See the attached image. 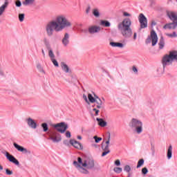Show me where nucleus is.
Returning <instances> with one entry per match:
<instances>
[{"label": "nucleus", "mask_w": 177, "mask_h": 177, "mask_svg": "<svg viewBox=\"0 0 177 177\" xmlns=\"http://www.w3.org/2000/svg\"><path fill=\"white\" fill-rule=\"evenodd\" d=\"M71 27H73V23L68 20L67 16L59 14L46 24L44 30L47 37H53L55 32H62L64 28Z\"/></svg>", "instance_id": "f257e3e1"}, {"label": "nucleus", "mask_w": 177, "mask_h": 177, "mask_svg": "<svg viewBox=\"0 0 177 177\" xmlns=\"http://www.w3.org/2000/svg\"><path fill=\"white\" fill-rule=\"evenodd\" d=\"M73 166L80 174L88 175L89 174L88 169H95V160L93 159L82 160L80 157L77 158V160H74Z\"/></svg>", "instance_id": "f03ea898"}, {"label": "nucleus", "mask_w": 177, "mask_h": 177, "mask_svg": "<svg viewBox=\"0 0 177 177\" xmlns=\"http://www.w3.org/2000/svg\"><path fill=\"white\" fill-rule=\"evenodd\" d=\"M132 21L129 18H124L118 24V30L124 38H131L133 32H132Z\"/></svg>", "instance_id": "7ed1b4c3"}, {"label": "nucleus", "mask_w": 177, "mask_h": 177, "mask_svg": "<svg viewBox=\"0 0 177 177\" xmlns=\"http://www.w3.org/2000/svg\"><path fill=\"white\" fill-rule=\"evenodd\" d=\"M129 127L137 135L143 133V122L136 118H133L130 120Z\"/></svg>", "instance_id": "20e7f679"}, {"label": "nucleus", "mask_w": 177, "mask_h": 177, "mask_svg": "<svg viewBox=\"0 0 177 177\" xmlns=\"http://www.w3.org/2000/svg\"><path fill=\"white\" fill-rule=\"evenodd\" d=\"M43 42L45 45L46 48L48 50V55L50 59H55L56 56L55 55V53L53 52V48H55V46H57L58 42L57 39H55L51 40V42L49 41V40L47 38H44L43 40Z\"/></svg>", "instance_id": "39448f33"}, {"label": "nucleus", "mask_w": 177, "mask_h": 177, "mask_svg": "<svg viewBox=\"0 0 177 177\" xmlns=\"http://www.w3.org/2000/svg\"><path fill=\"white\" fill-rule=\"evenodd\" d=\"M174 62H177V51L171 50L169 54L165 55L162 59V64L164 67L169 66L174 63Z\"/></svg>", "instance_id": "423d86ee"}, {"label": "nucleus", "mask_w": 177, "mask_h": 177, "mask_svg": "<svg viewBox=\"0 0 177 177\" xmlns=\"http://www.w3.org/2000/svg\"><path fill=\"white\" fill-rule=\"evenodd\" d=\"M51 127L57 130V132H59V133H64V132L68 129V124L64 122L51 124Z\"/></svg>", "instance_id": "0eeeda50"}, {"label": "nucleus", "mask_w": 177, "mask_h": 177, "mask_svg": "<svg viewBox=\"0 0 177 177\" xmlns=\"http://www.w3.org/2000/svg\"><path fill=\"white\" fill-rule=\"evenodd\" d=\"M158 42V37L156 31L151 30L150 35L146 39V44H151L153 46H156Z\"/></svg>", "instance_id": "6e6552de"}, {"label": "nucleus", "mask_w": 177, "mask_h": 177, "mask_svg": "<svg viewBox=\"0 0 177 177\" xmlns=\"http://www.w3.org/2000/svg\"><path fill=\"white\" fill-rule=\"evenodd\" d=\"M49 140L53 143H59L62 142V135L56 131H51L49 133Z\"/></svg>", "instance_id": "1a4fd4ad"}, {"label": "nucleus", "mask_w": 177, "mask_h": 177, "mask_svg": "<svg viewBox=\"0 0 177 177\" xmlns=\"http://www.w3.org/2000/svg\"><path fill=\"white\" fill-rule=\"evenodd\" d=\"M26 122L29 128L31 129H37L38 128V123L37 120L32 119L31 117H28L26 119Z\"/></svg>", "instance_id": "9d476101"}, {"label": "nucleus", "mask_w": 177, "mask_h": 177, "mask_svg": "<svg viewBox=\"0 0 177 177\" xmlns=\"http://www.w3.org/2000/svg\"><path fill=\"white\" fill-rule=\"evenodd\" d=\"M138 21L140 24V28H147V18L143 13H140L138 16Z\"/></svg>", "instance_id": "9b49d317"}, {"label": "nucleus", "mask_w": 177, "mask_h": 177, "mask_svg": "<svg viewBox=\"0 0 177 177\" xmlns=\"http://www.w3.org/2000/svg\"><path fill=\"white\" fill-rule=\"evenodd\" d=\"M13 146L17 151H20V153H22L23 154H31V151L27 149V148L23 146L19 145V144L16 142L13 143Z\"/></svg>", "instance_id": "f8f14e48"}, {"label": "nucleus", "mask_w": 177, "mask_h": 177, "mask_svg": "<svg viewBox=\"0 0 177 177\" xmlns=\"http://www.w3.org/2000/svg\"><path fill=\"white\" fill-rule=\"evenodd\" d=\"M70 144L71 145V146H73V147L77 149V150H84V146L82 145V144L74 139L70 140Z\"/></svg>", "instance_id": "ddd939ff"}, {"label": "nucleus", "mask_w": 177, "mask_h": 177, "mask_svg": "<svg viewBox=\"0 0 177 177\" xmlns=\"http://www.w3.org/2000/svg\"><path fill=\"white\" fill-rule=\"evenodd\" d=\"M5 156L7 160H8V161H10V162L15 164V165H20V162H19V160L16 159L15 156L10 155V153H9L8 151L6 152Z\"/></svg>", "instance_id": "4468645a"}, {"label": "nucleus", "mask_w": 177, "mask_h": 177, "mask_svg": "<svg viewBox=\"0 0 177 177\" xmlns=\"http://www.w3.org/2000/svg\"><path fill=\"white\" fill-rule=\"evenodd\" d=\"M62 44L65 48L70 45V34L65 33L62 39Z\"/></svg>", "instance_id": "2eb2a0df"}, {"label": "nucleus", "mask_w": 177, "mask_h": 177, "mask_svg": "<svg viewBox=\"0 0 177 177\" xmlns=\"http://www.w3.org/2000/svg\"><path fill=\"white\" fill-rule=\"evenodd\" d=\"M101 30L100 26L93 25L88 27V32L89 34H98V32Z\"/></svg>", "instance_id": "dca6fc26"}, {"label": "nucleus", "mask_w": 177, "mask_h": 177, "mask_svg": "<svg viewBox=\"0 0 177 177\" xmlns=\"http://www.w3.org/2000/svg\"><path fill=\"white\" fill-rule=\"evenodd\" d=\"M109 147H110V145L104 144V142H102V149L104 152L102 153V157H104L105 156H107L109 153H110V149Z\"/></svg>", "instance_id": "f3484780"}, {"label": "nucleus", "mask_w": 177, "mask_h": 177, "mask_svg": "<svg viewBox=\"0 0 177 177\" xmlns=\"http://www.w3.org/2000/svg\"><path fill=\"white\" fill-rule=\"evenodd\" d=\"M109 45H110V46H112V48H120V49H122V48H125L126 44L111 41L109 43Z\"/></svg>", "instance_id": "a211bd4d"}, {"label": "nucleus", "mask_w": 177, "mask_h": 177, "mask_svg": "<svg viewBox=\"0 0 177 177\" xmlns=\"http://www.w3.org/2000/svg\"><path fill=\"white\" fill-rule=\"evenodd\" d=\"M167 16L171 21L177 23V12L172 11L167 12Z\"/></svg>", "instance_id": "6ab92c4d"}, {"label": "nucleus", "mask_w": 177, "mask_h": 177, "mask_svg": "<svg viewBox=\"0 0 177 177\" xmlns=\"http://www.w3.org/2000/svg\"><path fill=\"white\" fill-rule=\"evenodd\" d=\"M177 27V22H171V23H169V24H165L164 26H163V28L165 30H175V28H176Z\"/></svg>", "instance_id": "aec40b11"}, {"label": "nucleus", "mask_w": 177, "mask_h": 177, "mask_svg": "<svg viewBox=\"0 0 177 177\" xmlns=\"http://www.w3.org/2000/svg\"><path fill=\"white\" fill-rule=\"evenodd\" d=\"M94 103H95V106H96V109H98V110H100V109H104V106H103V101H102L99 97H96V100Z\"/></svg>", "instance_id": "412c9836"}, {"label": "nucleus", "mask_w": 177, "mask_h": 177, "mask_svg": "<svg viewBox=\"0 0 177 177\" xmlns=\"http://www.w3.org/2000/svg\"><path fill=\"white\" fill-rule=\"evenodd\" d=\"M60 66L62 71H64L66 74H68V73H71V69H70L68 65L65 62H61Z\"/></svg>", "instance_id": "4be33fe9"}, {"label": "nucleus", "mask_w": 177, "mask_h": 177, "mask_svg": "<svg viewBox=\"0 0 177 177\" xmlns=\"http://www.w3.org/2000/svg\"><path fill=\"white\" fill-rule=\"evenodd\" d=\"M87 97L88 99L89 103H95L97 99L96 97H99V96H97L96 94H95V93H93V96L92 94L88 93Z\"/></svg>", "instance_id": "5701e85b"}, {"label": "nucleus", "mask_w": 177, "mask_h": 177, "mask_svg": "<svg viewBox=\"0 0 177 177\" xmlns=\"http://www.w3.org/2000/svg\"><path fill=\"white\" fill-rule=\"evenodd\" d=\"M92 13L93 16H94V17H95L96 19H99L100 16H102V14L100 13V10L97 8L93 9Z\"/></svg>", "instance_id": "b1692460"}, {"label": "nucleus", "mask_w": 177, "mask_h": 177, "mask_svg": "<svg viewBox=\"0 0 177 177\" xmlns=\"http://www.w3.org/2000/svg\"><path fill=\"white\" fill-rule=\"evenodd\" d=\"M8 5L9 2L6 1L0 6V17L2 16V15H3V13H5V10H6V8H8Z\"/></svg>", "instance_id": "393cba45"}, {"label": "nucleus", "mask_w": 177, "mask_h": 177, "mask_svg": "<svg viewBox=\"0 0 177 177\" xmlns=\"http://www.w3.org/2000/svg\"><path fill=\"white\" fill-rule=\"evenodd\" d=\"M159 50H162L165 48V40L164 37H161L158 42Z\"/></svg>", "instance_id": "a878e982"}, {"label": "nucleus", "mask_w": 177, "mask_h": 177, "mask_svg": "<svg viewBox=\"0 0 177 177\" xmlns=\"http://www.w3.org/2000/svg\"><path fill=\"white\" fill-rule=\"evenodd\" d=\"M35 3V0H24L22 4L24 6H32Z\"/></svg>", "instance_id": "bb28decb"}, {"label": "nucleus", "mask_w": 177, "mask_h": 177, "mask_svg": "<svg viewBox=\"0 0 177 177\" xmlns=\"http://www.w3.org/2000/svg\"><path fill=\"white\" fill-rule=\"evenodd\" d=\"M167 157L168 160L172 158V145H169L168 147Z\"/></svg>", "instance_id": "cd10ccee"}, {"label": "nucleus", "mask_w": 177, "mask_h": 177, "mask_svg": "<svg viewBox=\"0 0 177 177\" xmlns=\"http://www.w3.org/2000/svg\"><path fill=\"white\" fill-rule=\"evenodd\" d=\"M96 120L97 121L98 125H100V127H106V125H107V122H106V121L103 120L102 118H97Z\"/></svg>", "instance_id": "c85d7f7f"}, {"label": "nucleus", "mask_w": 177, "mask_h": 177, "mask_svg": "<svg viewBox=\"0 0 177 177\" xmlns=\"http://www.w3.org/2000/svg\"><path fill=\"white\" fill-rule=\"evenodd\" d=\"M100 26H102V27H110V26H111V24L110 22H109V21L101 20Z\"/></svg>", "instance_id": "c756f323"}, {"label": "nucleus", "mask_w": 177, "mask_h": 177, "mask_svg": "<svg viewBox=\"0 0 177 177\" xmlns=\"http://www.w3.org/2000/svg\"><path fill=\"white\" fill-rule=\"evenodd\" d=\"M37 68L39 71V73H41V74H45V70H44V68L42 67V65H41V64H37Z\"/></svg>", "instance_id": "7c9ffc66"}, {"label": "nucleus", "mask_w": 177, "mask_h": 177, "mask_svg": "<svg viewBox=\"0 0 177 177\" xmlns=\"http://www.w3.org/2000/svg\"><path fill=\"white\" fill-rule=\"evenodd\" d=\"M113 171L115 172V174H121L122 172V167H114Z\"/></svg>", "instance_id": "2f4dec72"}, {"label": "nucleus", "mask_w": 177, "mask_h": 177, "mask_svg": "<svg viewBox=\"0 0 177 177\" xmlns=\"http://www.w3.org/2000/svg\"><path fill=\"white\" fill-rule=\"evenodd\" d=\"M145 164V160L140 159L138 162L137 168H140V167H142V165Z\"/></svg>", "instance_id": "473e14b6"}, {"label": "nucleus", "mask_w": 177, "mask_h": 177, "mask_svg": "<svg viewBox=\"0 0 177 177\" xmlns=\"http://www.w3.org/2000/svg\"><path fill=\"white\" fill-rule=\"evenodd\" d=\"M41 127L43 128L44 132H46L49 129L48 127V124L47 123H42L41 124Z\"/></svg>", "instance_id": "72a5a7b5"}, {"label": "nucleus", "mask_w": 177, "mask_h": 177, "mask_svg": "<svg viewBox=\"0 0 177 177\" xmlns=\"http://www.w3.org/2000/svg\"><path fill=\"white\" fill-rule=\"evenodd\" d=\"M124 171L129 174L131 172V166L129 165H126L124 167Z\"/></svg>", "instance_id": "f704fd0d"}, {"label": "nucleus", "mask_w": 177, "mask_h": 177, "mask_svg": "<svg viewBox=\"0 0 177 177\" xmlns=\"http://www.w3.org/2000/svg\"><path fill=\"white\" fill-rule=\"evenodd\" d=\"M110 139H111V136L110 134H109L108 139L107 140H106V138L104 139V141H103L104 144L105 143V145L110 146Z\"/></svg>", "instance_id": "c9c22d12"}, {"label": "nucleus", "mask_w": 177, "mask_h": 177, "mask_svg": "<svg viewBox=\"0 0 177 177\" xmlns=\"http://www.w3.org/2000/svg\"><path fill=\"white\" fill-rule=\"evenodd\" d=\"M167 37H169V38H176L177 37L176 32H174L172 34L170 33H166Z\"/></svg>", "instance_id": "e433bc0d"}, {"label": "nucleus", "mask_w": 177, "mask_h": 177, "mask_svg": "<svg viewBox=\"0 0 177 177\" xmlns=\"http://www.w3.org/2000/svg\"><path fill=\"white\" fill-rule=\"evenodd\" d=\"M162 67L158 68L157 71L158 74H164V68H165V66L162 65Z\"/></svg>", "instance_id": "4c0bfd02"}, {"label": "nucleus", "mask_w": 177, "mask_h": 177, "mask_svg": "<svg viewBox=\"0 0 177 177\" xmlns=\"http://www.w3.org/2000/svg\"><path fill=\"white\" fill-rule=\"evenodd\" d=\"M93 139L95 140V143H100L101 140H102V138L100 137H97V136H95L93 137Z\"/></svg>", "instance_id": "58836bf2"}, {"label": "nucleus", "mask_w": 177, "mask_h": 177, "mask_svg": "<svg viewBox=\"0 0 177 177\" xmlns=\"http://www.w3.org/2000/svg\"><path fill=\"white\" fill-rule=\"evenodd\" d=\"M50 60L55 67L59 66V62H57V60H56L55 58H52Z\"/></svg>", "instance_id": "ea45409f"}, {"label": "nucleus", "mask_w": 177, "mask_h": 177, "mask_svg": "<svg viewBox=\"0 0 177 177\" xmlns=\"http://www.w3.org/2000/svg\"><path fill=\"white\" fill-rule=\"evenodd\" d=\"M24 16H25L24 14L19 15V21H21V23L24 21Z\"/></svg>", "instance_id": "a19ab883"}, {"label": "nucleus", "mask_w": 177, "mask_h": 177, "mask_svg": "<svg viewBox=\"0 0 177 177\" xmlns=\"http://www.w3.org/2000/svg\"><path fill=\"white\" fill-rule=\"evenodd\" d=\"M82 98L84 99V102H86V103H87V104H89V100H88V96H86V95L83 94Z\"/></svg>", "instance_id": "79ce46f5"}, {"label": "nucleus", "mask_w": 177, "mask_h": 177, "mask_svg": "<svg viewBox=\"0 0 177 177\" xmlns=\"http://www.w3.org/2000/svg\"><path fill=\"white\" fill-rule=\"evenodd\" d=\"M65 136L67 138V139H70V138H71V132H70V131H66L65 133Z\"/></svg>", "instance_id": "37998d69"}, {"label": "nucleus", "mask_w": 177, "mask_h": 177, "mask_svg": "<svg viewBox=\"0 0 177 177\" xmlns=\"http://www.w3.org/2000/svg\"><path fill=\"white\" fill-rule=\"evenodd\" d=\"M149 172V170L147 169V167H144L142 169V174L143 175H147V174Z\"/></svg>", "instance_id": "c03bdc74"}, {"label": "nucleus", "mask_w": 177, "mask_h": 177, "mask_svg": "<svg viewBox=\"0 0 177 177\" xmlns=\"http://www.w3.org/2000/svg\"><path fill=\"white\" fill-rule=\"evenodd\" d=\"M15 6L17 8H20V6H21V1H20V0H17L15 1Z\"/></svg>", "instance_id": "a18cd8bd"}, {"label": "nucleus", "mask_w": 177, "mask_h": 177, "mask_svg": "<svg viewBox=\"0 0 177 177\" xmlns=\"http://www.w3.org/2000/svg\"><path fill=\"white\" fill-rule=\"evenodd\" d=\"M63 144L65 145V146H70V145H71V143H70V140H64V141H63Z\"/></svg>", "instance_id": "49530a36"}, {"label": "nucleus", "mask_w": 177, "mask_h": 177, "mask_svg": "<svg viewBox=\"0 0 177 177\" xmlns=\"http://www.w3.org/2000/svg\"><path fill=\"white\" fill-rule=\"evenodd\" d=\"M114 164L116 167H120V165H121V161L118 159L114 162Z\"/></svg>", "instance_id": "de8ad7c7"}, {"label": "nucleus", "mask_w": 177, "mask_h": 177, "mask_svg": "<svg viewBox=\"0 0 177 177\" xmlns=\"http://www.w3.org/2000/svg\"><path fill=\"white\" fill-rule=\"evenodd\" d=\"M123 16L124 17H131V16H132V15L129 14L127 12H123Z\"/></svg>", "instance_id": "09e8293b"}, {"label": "nucleus", "mask_w": 177, "mask_h": 177, "mask_svg": "<svg viewBox=\"0 0 177 177\" xmlns=\"http://www.w3.org/2000/svg\"><path fill=\"white\" fill-rule=\"evenodd\" d=\"M5 75V72H3V70L2 69V67L0 65V77H3Z\"/></svg>", "instance_id": "8fccbe9b"}, {"label": "nucleus", "mask_w": 177, "mask_h": 177, "mask_svg": "<svg viewBox=\"0 0 177 177\" xmlns=\"http://www.w3.org/2000/svg\"><path fill=\"white\" fill-rule=\"evenodd\" d=\"M6 175H13V171L9 170V169H6Z\"/></svg>", "instance_id": "3c124183"}, {"label": "nucleus", "mask_w": 177, "mask_h": 177, "mask_svg": "<svg viewBox=\"0 0 177 177\" xmlns=\"http://www.w3.org/2000/svg\"><path fill=\"white\" fill-rule=\"evenodd\" d=\"M93 111H95V115L97 116V115H99V113H100V111L99 109H97V108H94L93 109Z\"/></svg>", "instance_id": "603ef678"}, {"label": "nucleus", "mask_w": 177, "mask_h": 177, "mask_svg": "<svg viewBox=\"0 0 177 177\" xmlns=\"http://www.w3.org/2000/svg\"><path fill=\"white\" fill-rule=\"evenodd\" d=\"M132 71L134 73V74H138V68H136V66H133Z\"/></svg>", "instance_id": "864d4df0"}, {"label": "nucleus", "mask_w": 177, "mask_h": 177, "mask_svg": "<svg viewBox=\"0 0 177 177\" xmlns=\"http://www.w3.org/2000/svg\"><path fill=\"white\" fill-rule=\"evenodd\" d=\"M136 38H138V33L136 32L133 33V41H136Z\"/></svg>", "instance_id": "5fc2aeb1"}, {"label": "nucleus", "mask_w": 177, "mask_h": 177, "mask_svg": "<svg viewBox=\"0 0 177 177\" xmlns=\"http://www.w3.org/2000/svg\"><path fill=\"white\" fill-rule=\"evenodd\" d=\"M89 12H91V6H88L86 8V15H88Z\"/></svg>", "instance_id": "6e6d98bb"}, {"label": "nucleus", "mask_w": 177, "mask_h": 177, "mask_svg": "<svg viewBox=\"0 0 177 177\" xmlns=\"http://www.w3.org/2000/svg\"><path fill=\"white\" fill-rule=\"evenodd\" d=\"M77 139H78V140H82V136H77Z\"/></svg>", "instance_id": "4d7b16f0"}, {"label": "nucleus", "mask_w": 177, "mask_h": 177, "mask_svg": "<svg viewBox=\"0 0 177 177\" xmlns=\"http://www.w3.org/2000/svg\"><path fill=\"white\" fill-rule=\"evenodd\" d=\"M41 53H42L43 56H45V50H41Z\"/></svg>", "instance_id": "13d9d810"}, {"label": "nucleus", "mask_w": 177, "mask_h": 177, "mask_svg": "<svg viewBox=\"0 0 177 177\" xmlns=\"http://www.w3.org/2000/svg\"><path fill=\"white\" fill-rule=\"evenodd\" d=\"M152 26H156V22H152Z\"/></svg>", "instance_id": "bf43d9fd"}, {"label": "nucleus", "mask_w": 177, "mask_h": 177, "mask_svg": "<svg viewBox=\"0 0 177 177\" xmlns=\"http://www.w3.org/2000/svg\"><path fill=\"white\" fill-rule=\"evenodd\" d=\"M6 1L5 2H8V0H5Z\"/></svg>", "instance_id": "052dcab7"}]
</instances>
